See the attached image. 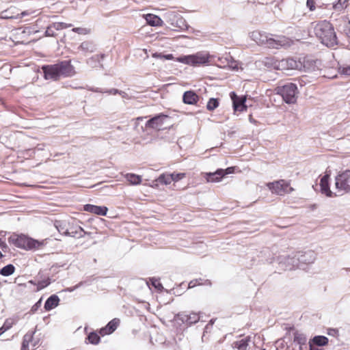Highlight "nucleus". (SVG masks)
Wrapping results in <instances>:
<instances>
[{
    "label": "nucleus",
    "instance_id": "4c0bfd02",
    "mask_svg": "<svg viewBox=\"0 0 350 350\" xmlns=\"http://www.w3.org/2000/svg\"><path fill=\"white\" fill-rule=\"evenodd\" d=\"M339 70L342 75H350V64L346 66L340 67Z\"/></svg>",
    "mask_w": 350,
    "mask_h": 350
},
{
    "label": "nucleus",
    "instance_id": "37998d69",
    "mask_svg": "<svg viewBox=\"0 0 350 350\" xmlns=\"http://www.w3.org/2000/svg\"><path fill=\"white\" fill-rule=\"evenodd\" d=\"M42 299H39L31 308V311L35 312L41 306Z\"/></svg>",
    "mask_w": 350,
    "mask_h": 350
},
{
    "label": "nucleus",
    "instance_id": "f3484780",
    "mask_svg": "<svg viewBox=\"0 0 350 350\" xmlns=\"http://www.w3.org/2000/svg\"><path fill=\"white\" fill-rule=\"evenodd\" d=\"M329 175L325 174L320 180L321 191L323 194H325L327 197H332L333 193L329 189Z\"/></svg>",
    "mask_w": 350,
    "mask_h": 350
},
{
    "label": "nucleus",
    "instance_id": "a19ab883",
    "mask_svg": "<svg viewBox=\"0 0 350 350\" xmlns=\"http://www.w3.org/2000/svg\"><path fill=\"white\" fill-rule=\"evenodd\" d=\"M0 248L1 249V250L3 252H8V250H9V247L7 245V244L5 243L4 241H3L1 238H0Z\"/></svg>",
    "mask_w": 350,
    "mask_h": 350
},
{
    "label": "nucleus",
    "instance_id": "58836bf2",
    "mask_svg": "<svg viewBox=\"0 0 350 350\" xmlns=\"http://www.w3.org/2000/svg\"><path fill=\"white\" fill-rule=\"evenodd\" d=\"M13 324L14 323L12 319H6L2 327L4 330L7 331L12 327Z\"/></svg>",
    "mask_w": 350,
    "mask_h": 350
},
{
    "label": "nucleus",
    "instance_id": "c9c22d12",
    "mask_svg": "<svg viewBox=\"0 0 350 350\" xmlns=\"http://www.w3.org/2000/svg\"><path fill=\"white\" fill-rule=\"evenodd\" d=\"M171 175L173 176V181L177 182L186 176L185 173H172Z\"/></svg>",
    "mask_w": 350,
    "mask_h": 350
},
{
    "label": "nucleus",
    "instance_id": "c756f323",
    "mask_svg": "<svg viewBox=\"0 0 350 350\" xmlns=\"http://www.w3.org/2000/svg\"><path fill=\"white\" fill-rule=\"evenodd\" d=\"M33 332L31 334H26L23 340L21 349H27L29 347V342H31L33 338Z\"/></svg>",
    "mask_w": 350,
    "mask_h": 350
},
{
    "label": "nucleus",
    "instance_id": "2f4dec72",
    "mask_svg": "<svg viewBox=\"0 0 350 350\" xmlns=\"http://www.w3.org/2000/svg\"><path fill=\"white\" fill-rule=\"evenodd\" d=\"M87 338L89 340V342L93 345L98 344L100 340V336L95 332H91L88 336Z\"/></svg>",
    "mask_w": 350,
    "mask_h": 350
},
{
    "label": "nucleus",
    "instance_id": "0e129e2a",
    "mask_svg": "<svg viewBox=\"0 0 350 350\" xmlns=\"http://www.w3.org/2000/svg\"><path fill=\"white\" fill-rule=\"evenodd\" d=\"M3 257V254L1 253V252L0 251V258Z\"/></svg>",
    "mask_w": 350,
    "mask_h": 350
},
{
    "label": "nucleus",
    "instance_id": "f8f14e48",
    "mask_svg": "<svg viewBox=\"0 0 350 350\" xmlns=\"http://www.w3.org/2000/svg\"><path fill=\"white\" fill-rule=\"evenodd\" d=\"M335 180V186L338 191L350 193V170L339 174L336 176Z\"/></svg>",
    "mask_w": 350,
    "mask_h": 350
},
{
    "label": "nucleus",
    "instance_id": "69168bd1",
    "mask_svg": "<svg viewBox=\"0 0 350 350\" xmlns=\"http://www.w3.org/2000/svg\"><path fill=\"white\" fill-rule=\"evenodd\" d=\"M21 350H26V349H21Z\"/></svg>",
    "mask_w": 350,
    "mask_h": 350
},
{
    "label": "nucleus",
    "instance_id": "a18cd8bd",
    "mask_svg": "<svg viewBox=\"0 0 350 350\" xmlns=\"http://www.w3.org/2000/svg\"><path fill=\"white\" fill-rule=\"evenodd\" d=\"M295 340L297 341L299 344H304L306 342V338L301 336H295Z\"/></svg>",
    "mask_w": 350,
    "mask_h": 350
},
{
    "label": "nucleus",
    "instance_id": "052dcab7",
    "mask_svg": "<svg viewBox=\"0 0 350 350\" xmlns=\"http://www.w3.org/2000/svg\"><path fill=\"white\" fill-rule=\"evenodd\" d=\"M6 331L3 329V327H1L0 328V336L2 335Z\"/></svg>",
    "mask_w": 350,
    "mask_h": 350
},
{
    "label": "nucleus",
    "instance_id": "7ed1b4c3",
    "mask_svg": "<svg viewBox=\"0 0 350 350\" xmlns=\"http://www.w3.org/2000/svg\"><path fill=\"white\" fill-rule=\"evenodd\" d=\"M314 33L321 42L327 47H334L338 44L334 28L327 21H321L316 25Z\"/></svg>",
    "mask_w": 350,
    "mask_h": 350
},
{
    "label": "nucleus",
    "instance_id": "de8ad7c7",
    "mask_svg": "<svg viewBox=\"0 0 350 350\" xmlns=\"http://www.w3.org/2000/svg\"><path fill=\"white\" fill-rule=\"evenodd\" d=\"M73 31L78 33L79 34H84L85 33V29L80 27H76L72 29Z\"/></svg>",
    "mask_w": 350,
    "mask_h": 350
},
{
    "label": "nucleus",
    "instance_id": "4d7b16f0",
    "mask_svg": "<svg viewBox=\"0 0 350 350\" xmlns=\"http://www.w3.org/2000/svg\"><path fill=\"white\" fill-rule=\"evenodd\" d=\"M21 14V17H23L25 16L28 15L29 13L25 11V12H23Z\"/></svg>",
    "mask_w": 350,
    "mask_h": 350
},
{
    "label": "nucleus",
    "instance_id": "473e14b6",
    "mask_svg": "<svg viewBox=\"0 0 350 350\" xmlns=\"http://www.w3.org/2000/svg\"><path fill=\"white\" fill-rule=\"evenodd\" d=\"M51 284V280L49 278H47L46 280H42L40 281H38L37 282V288L36 291H40V290L43 289L44 288L46 287Z\"/></svg>",
    "mask_w": 350,
    "mask_h": 350
},
{
    "label": "nucleus",
    "instance_id": "3c124183",
    "mask_svg": "<svg viewBox=\"0 0 350 350\" xmlns=\"http://www.w3.org/2000/svg\"><path fill=\"white\" fill-rule=\"evenodd\" d=\"M309 349L310 350H323L322 349H319L318 346L313 345L311 342H309Z\"/></svg>",
    "mask_w": 350,
    "mask_h": 350
},
{
    "label": "nucleus",
    "instance_id": "1a4fd4ad",
    "mask_svg": "<svg viewBox=\"0 0 350 350\" xmlns=\"http://www.w3.org/2000/svg\"><path fill=\"white\" fill-rule=\"evenodd\" d=\"M164 18L172 28L178 29L179 30H185L188 28L185 20L181 15L175 12L165 13Z\"/></svg>",
    "mask_w": 350,
    "mask_h": 350
},
{
    "label": "nucleus",
    "instance_id": "2eb2a0df",
    "mask_svg": "<svg viewBox=\"0 0 350 350\" xmlns=\"http://www.w3.org/2000/svg\"><path fill=\"white\" fill-rule=\"evenodd\" d=\"M83 210L87 212L103 216L106 215L108 211V208L106 206H100L89 204L84 205Z\"/></svg>",
    "mask_w": 350,
    "mask_h": 350
},
{
    "label": "nucleus",
    "instance_id": "9b49d317",
    "mask_svg": "<svg viewBox=\"0 0 350 350\" xmlns=\"http://www.w3.org/2000/svg\"><path fill=\"white\" fill-rule=\"evenodd\" d=\"M309 63L308 60H306V58L304 59V62L297 61L293 58H286L282 59L280 62V65L284 68L291 69V70H301L304 68L305 70L310 69V65H307Z\"/></svg>",
    "mask_w": 350,
    "mask_h": 350
},
{
    "label": "nucleus",
    "instance_id": "bf43d9fd",
    "mask_svg": "<svg viewBox=\"0 0 350 350\" xmlns=\"http://www.w3.org/2000/svg\"><path fill=\"white\" fill-rule=\"evenodd\" d=\"M29 283H30L31 284H33V285H36L37 286V282L33 281V280H29Z\"/></svg>",
    "mask_w": 350,
    "mask_h": 350
},
{
    "label": "nucleus",
    "instance_id": "423d86ee",
    "mask_svg": "<svg viewBox=\"0 0 350 350\" xmlns=\"http://www.w3.org/2000/svg\"><path fill=\"white\" fill-rule=\"evenodd\" d=\"M9 242L13 243L15 246L25 250H32L38 248L40 243L30 237L25 235H12L9 237Z\"/></svg>",
    "mask_w": 350,
    "mask_h": 350
},
{
    "label": "nucleus",
    "instance_id": "4468645a",
    "mask_svg": "<svg viewBox=\"0 0 350 350\" xmlns=\"http://www.w3.org/2000/svg\"><path fill=\"white\" fill-rule=\"evenodd\" d=\"M178 319L184 323L191 325L197 323L200 320L199 314L197 313H189L183 312L178 315Z\"/></svg>",
    "mask_w": 350,
    "mask_h": 350
},
{
    "label": "nucleus",
    "instance_id": "864d4df0",
    "mask_svg": "<svg viewBox=\"0 0 350 350\" xmlns=\"http://www.w3.org/2000/svg\"><path fill=\"white\" fill-rule=\"evenodd\" d=\"M56 228L57 229L58 232L60 233H62L64 234V228L62 226L61 224L59 225H55Z\"/></svg>",
    "mask_w": 350,
    "mask_h": 350
},
{
    "label": "nucleus",
    "instance_id": "39448f33",
    "mask_svg": "<svg viewBox=\"0 0 350 350\" xmlns=\"http://www.w3.org/2000/svg\"><path fill=\"white\" fill-rule=\"evenodd\" d=\"M316 258L315 253L312 250L306 252H297L293 256L288 257L287 261L291 263L293 267H300L301 264L306 265L312 263Z\"/></svg>",
    "mask_w": 350,
    "mask_h": 350
},
{
    "label": "nucleus",
    "instance_id": "bb28decb",
    "mask_svg": "<svg viewBox=\"0 0 350 350\" xmlns=\"http://www.w3.org/2000/svg\"><path fill=\"white\" fill-rule=\"evenodd\" d=\"M15 271V267L13 265L9 264L0 269V274L3 276H10Z\"/></svg>",
    "mask_w": 350,
    "mask_h": 350
},
{
    "label": "nucleus",
    "instance_id": "ea45409f",
    "mask_svg": "<svg viewBox=\"0 0 350 350\" xmlns=\"http://www.w3.org/2000/svg\"><path fill=\"white\" fill-rule=\"evenodd\" d=\"M306 5L310 11H314L315 10V2L314 0H307Z\"/></svg>",
    "mask_w": 350,
    "mask_h": 350
},
{
    "label": "nucleus",
    "instance_id": "09e8293b",
    "mask_svg": "<svg viewBox=\"0 0 350 350\" xmlns=\"http://www.w3.org/2000/svg\"><path fill=\"white\" fill-rule=\"evenodd\" d=\"M120 92V90H118V89H115V88H112V89H110V90H107L105 92L109 94H118Z\"/></svg>",
    "mask_w": 350,
    "mask_h": 350
},
{
    "label": "nucleus",
    "instance_id": "a878e982",
    "mask_svg": "<svg viewBox=\"0 0 350 350\" xmlns=\"http://www.w3.org/2000/svg\"><path fill=\"white\" fill-rule=\"evenodd\" d=\"M125 178L131 185H139L142 182V177L135 174H126Z\"/></svg>",
    "mask_w": 350,
    "mask_h": 350
},
{
    "label": "nucleus",
    "instance_id": "dca6fc26",
    "mask_svg": "<svg viewBox=\"0 0 350 350\" xmlns=\"http://www.w3.org/2000/svg\"><path fill=\"white\" fill-rule=\"evenodd\" d=\"M86 232L79 226H73L68 229H66L64 232V234L66 236H70L72 237L81 238L83 237Z\"/></svg>",
    "mask_w": 350,
    "mask_h": 350
},
{
    "label": "nucleus",
    "instance_id": "72a5a7b5",
    "mask_svg": "<svg viewBox=\"0 0 350 350\" xmlns=\"http://www.w3.org/2000/svg\"><path fill=\"white\" fill-rule=\"evenodd\" d=\"M347 2V0H338V2L334 5V10L337 11L342 10L347 7V5L345 4Z\"/></svg>",
    "mask_w": 350,
    "mask_h": 350
},
{
    "label": "nucleus",
    "instance_id": "e2e57ef3",
    "mask_svg": "<svg viewBox=\"0 0 350 350\" xmlns=\"http://www.w3.org/2000/svg\"><path fill=\"white\" fill-rule=\"evenodd\" d=\"M143 117H139L137 118V120H143Z\"/></svg>",
    "mask_w": 350,
    "mask_h": 350
},
{
    "label": "nucleus",
    "instance_id": "aec40b11",
    "mask_svg": "<svg viewBox=\"0 0 350 350\" xmlns=\"http://www.w3.org/2000/svg\"><path fill=\"white\" fill-rule=\"evenodd\" d=\"M199 100V96L195 92L189 90L186 91L183 96V101L187 105H195Z\"/></svg>",
    "mask_w": 350,
    "mask_h": 350
},
{
    "label": "nucleus",
    "instance_id": "680f3d73",
    "mask_svg": "<svg viewBox=\"0 0 350 350\" xmlns=\"http://www.w3.org/2000/svg\"><path fill=\"white\" fill-rule=\"evenodd\" d=\"M299 81H300L299 82L300 85H304L303 83H304V81L302 79H301V80H299Z\"/></svg>",
    "mask_w": 350,
    "mask_h": 350
},
{
    "label": "nucleus",
    "instance_id": "8fccbe9b",
    "mask_svg": "<svg viewBox=\"0 0 350 350\" xmlns=\"http://www.w3.org/2000/svg\"><path fill=\"white\" fill-rule=\"evenodd\" d=\"M198 280H193L191 281H190V282L189 283V288H193L196 286H198V283H197Z\"/></svg>",
    "mask_w": 350,
    "mask_h": 350
},
{
    "label": "nucleus",
    "instance_id": "f257e3e1",
    "mask_svg": "<svg viewBox=\"0 0 350 350\" xmlns=\"http://www.w3.org/2000/svg\"><path fill=\"white\" fill-rule=\"evenodd\" d=\"M46 79L58 80L61 77H72L76 74L75 68L70 61H62L53 65H45L42 67Z\"/></svg>",
    "mask_w": 350,
    "mask_h": 350
},
{
    "label": "nucleus",
    "instance_id": "c85d7f7f",
    "mask_svg": "<svg viewBox=\"0 0 350 350\" xmlns=\"http://www.w3.org/2000/svg\"><path fill=\"white\" fill-rule=\"evenodd\" d=\"M219 106V100L217 98H211L207 103L206 109L208 111H213Z\"/></svg>",
    "mask_w": 350,
    "mask_h": 350
},
{
    "label": "nucleus",
    "instance_id": "412c9836",
    "mask_svg": "<svg viewBox=\"0 0 350 350\" xmlns=\"http://www.w3.org/2000/svg\"><path fill=\"white\" fill-rule=\"evenodd\" d=\"M59 297L56 295H52L45 301L44 308L45 310L50 311L57 307L59 305Z\"/></svg>",
    "mask_w": 350,
    "mask_h": 350
},
{
    "label": "nucleus",
    "instance_id": "9d476101",
    "mask_svg": "<svg viewBox=\"0 0 350 350\" xmlns=\"http://www.w3.org/2000/svg\"><path fill=\"white\" fill-rule=\"evenodd\" d=\"M267 187L272 193L279 196L290 193L294 191V189L290 187L289 183L283 179L273 183H268Z\"/></svg>",
    "mask_w": 350,
    "mask_h": 350
},
{
    "label": "nucleus",
    "instance_id": "ddd939ff",
    "mask_svg": "<svg viewBox=\"0 0 350 350\" xmlns=\"http://www.w3.org/2000/svg\"><path fill=\"white\" fill-rule=\"evenodd\" d=\"M232 101V107L234 111H243L247 109L245 105L246 98L245 96H239L234 92L230 94Z\"/></svg>",
    "mask_w": 350,
    "mask_h": 350
},
{
    "label": "nucleus",
    "instance_id": "49530a36",
    "mask_svg": "<svg viewBox=\"0 0 350 350\" xmlns=\"http://www.w3.org/2000/svg\"><path fill=\"white\" fill-rule=\"evenodd\" d=\"M234 171V168L232 167H227L226 170H224V176L226 174H230L233 173Z\"/></svg>",
    "mask_w": 350,
    "mask_h": 350
},
{
    "label": "nucleus",
    "instance_id": "6e6552de",
    "mask_svg": "<svg viewBox=\"0 0 350 350\" xmlns=\"http://www.w3.org/2000/svg\"><path fill=\"white\" fill-rule=\"evenodd\" d=\"M170 120L167 115L159 113L149 119L146 123V127L158 131L163 130L170 126Z\"/></svg>",
    "mask_w": 350,
    "mask_h": 350
},
{
    "label": "nucleus",
    "instance_id": "f03ea898",
    "mask_svg": "<svg viewBox=\"0 0 350 350\" xmlns=\"http://www.w3.org/2000/svg\"><path fill=\"white\" fill-rule=\"evenodd\" d=\"M250 38L257 44L266 45L269 48L279 49L290 46V40L284 36H273L260 31L250 33Z\"/></svg>",
    "mask_w": 350,
    "mask_h": 350
},
{
    "label": "nucleus",
    "instance_id": "c03bdc74",
    "mask_svg": "<svg viewBox=\"0 0 350 350\" xmlns=\"http://www.w3.org/2000/svg\"><path fill=\"white\" fill-rule=\"evenodd\" d=\"M53 25L51 26H49L47 27L45 34L46 36H53L55 35V32L53 29Z\"/></svg>",
    "mask_w": 350,
    "mask_h": 350
},
{
    "label": "nucleus",
    "instance_id": "e433bc0d",
    "mask_svg": "<svg viewBox=\"0 0 350 350\" xmlns=\"http://www.w3.org/2000/svg\"><path fill=\"white\" fill-rule=\"evenodd\" d=\"M195 280H198L197 283H198V285H206V286H211L212 283L211 282V280H204L202 278H198V279H195Z\"/></svg>",
    "mask_w": 350,
    "mask_h": 350
},
{
    "label": "nucleus",
    "instance_id": "7c9ffc66",
    "mask_svg": "<svg viewBox=\"0 0 350 350\" xmlns=\"http://www.w3.org/2000/svg\"><path fill=\"white\" fill-rule=\"evenodd\" d=\"M104 57L105 54L95 55L87 60V64L92 66H96V65H94V63H99L100 59H103Z\"/></svg>",
    "mask_w": 350,
    "mask_h": 350
},
{
    "label": "nucleus",
    "instance_id": "a211bd4d",
    "mask_svg": "<svg viewBox=\"0 0 350 350\" xmlns=\"http://www.w3.org/2000/svg\"><path fill=\"white\" fill-rule=\"evenodd\" d=\"M224 177V170L219 169L214 172L206 173L204 178L208 183L219 182Z\"/></svg>",
    "mask_w": 350,
    "mask_h": 350
},
{
    "label": "nucleus",
    "instance_id": "393cba45",
    "mask_svg": "<svg viewBox=\"0 0 350 350\" xmlns=\"http://www.w3.org/2000/svg\"><path fill=\"white\" fill-rule=\"evenodd\" d=\"M313 345L318 347H323L328 343V338L324 336H316L311 341H310Z\"/></svg>",
    "mask_w": 350,
    "mask_h": 350
},
{
    "label": "nucleus",
    "instance_id": "79ce46f5",
    "mask_svg": "<svg viewBox=\"0 0 350 350\" xmlns=\"http://www.w3.org/2000/svg\"><path fill=\"white\" fill-rule=\"evenodd\" d=\"M151 282H152V285L157 288V289H160L161 288H163L161 284L159 282V281L157 279H154V278H152L151 279Z\"/></svg>",
    "mask_w": 350,
    "mask_h": 350
},
{
    "label": "nucleus",
    "instance_id": "b1692460",
    "mask_svg": "<svg viewBox=\"0 0 350 350\" xmlns=\"http://www.w3.org/2000/svg\"><path fill=\"white\" fill-rule=\"evenodd\" d=\"M79 49L85 53H93L96 51V48L93 42L85 41L80 44Z\"/></svg>",
    "mask_w": 350,
    "mask_h": 350
},
{
    "label": "nucleus",
    "instance_id": "603ef678",
    "mask_svg": "<svg viewBox=\"0 0 350 350\" xmlns=\"http://www.w3.org/2000/svg\"><path fill=\"white\" fill-rule=\"evenodd\" d=\"M118 94H120L124 98H126V99L129 98V96L128 94L126 93L125 92L120 90Z\"/></svg>",
    "mask_w": 350,
    "mask_h": 350
},
{
    "label": "nucleus",
    "instance_id": "6e6d98bb",
    "mask_svg": "<svg viewBox=\"0 0 350 350\" xmlns=\"http://www.w3.org/2000/svg\"><path fill=\"white\" fill-rule=\"evenodd\" d=\"M249 120H250V122H252V123H256V121L255 120H254V119H253V118H252V115H250V116H249Z\"/></svg>",
    "mask_w": 350,
    "mask_h": 350
},
{
    "label": "nucleus",
    "instance_id": "5701e85b",
    "mask_svg": "<svg viewBox=\"0 0 350 350\" xmlns=\"http://www.w3.org/2000/svg\"><path fill=\"white\" fill-rule=\"evenodd\" d=\"M250 341V337L247 336L239 340L235 341L233 343V347L238 349L239 350H247Z\"/></svg>",
    "mask_w": 350,
    "mask_h": 350
},
{
    "label": "nucleus",
    "instance_id": "f704fd0d",
    "mask_svg": "<svg viewBox=\"0 0 350 350\" xmlns=\"http://www.w3.org/2000/svg\"><path fill=\"white\" fill-rule=\"evenodd\" d=\"M71 26V24H66L65 23H55L53 24V29L55 30L66 29Z\"/></svg>",
    "mask_w": 350,
    "mask_h": 350
},
{
    "label": "nucleus",
    "instance_id": "13d9d810",
    "mask_svg": "<svg viewBox=\"0 0 350 350\" xmlns=\"http://www.w3.org/2000/svg\"><path fill=\"white\" fill-rule=\"evenodd\" d=\"M165 58L167 59H172V54L167 55H165Z\"/></svg>",
    "mask_w": 350,
    "mask_h": 350
},
{
    "label": "nucleus",
    "instance_id": "4be33fe9",
    "mask_svg": "<svg viewBox=\"0 0 350 350\" xmlns=\"http://www.w3.org/2000/svg\"><path fill=\"white\" fill-rule=\"evenodd\" d=\"M146 23L151 26H161L163 21L157 15L152 14H148L144 16Z\"/></svg>",
    "mask_w": 350,
    "mask_h": 350
},
{
    "label": "nucleus",
    "instance_id": "20e7f679",
    "mask_svg": "<svg viewBox=\"0 0 350 350\" xmlns=\"http://www.w3.org/2000/svg\"><path fill=\"white\" fill-rule=\"evenodd\" d=\"M277 94H280L284 101L287 104H294L298 97V90L297 85L293 83H286L283 85L278 86Z\"/></svg>",
    "mask_w": 350,
    "mask_h": 350
},
{
    "label": "nucleus",
    "instance_id": "5fc2aeb1",
    "mask_svg": "<svg viewBox=\"0 0 350 350\" xmlns=\"http://www.w3.org/2000/svg\"><path fill=\"white\" fill-rule=\"evenodd\" d=\"M345 33L347 38L350 40V28L345 29Z\"/></svg>",
    "mask_w": 350,
    "mask_h": 350
},
{
    "label": "nucleus",
    "instance_id": "0eeeda50",
    "mask_svg": "<svg viewBox=\"0 0 350 350\" xmlns=\"http://www.w3.org/2000/svg\"><path fill=\"white\" fill-rule=\"evenodd\" d=\"M178 61L191 66H200L209 62V55L205 52H198L194 55L180 57Z\"/></svg>",
    "mask_w": 350,
    "mask_h": 350
},
{
    "label": "nucleus",
    "instance_id": "cd10ccee",
    "mask_svg": "<svg viewBox=\"0 0 350 350\" xmlns=\"http://www.w3.org/2000/svg\"><path fill=\"white\" fill-rule=\"evenodd\" d=\"M157 181L161 184L169 185L173 181V176L171 174H163L159 176Z\"/></svg>",
    "mask_w": 350,
    "mask_h": 350
},
{
    "label": "nucleus",
    "instance_id": "6ab92c4d",
    "mask_svg": "<svg viewBox=\"0 0 350 350\" xmlns=\"http://www.w3.org/2000/svg\"><path fill=\"white\" fill-rule=\"evenodd\" d=\"M119 319H113L109 321L105 327L100 329V334L102 336H105L113 333L117 329Z\"/></svg>",
    "mask_w": 350,
    "mask_h": 350
}]
</instances>
